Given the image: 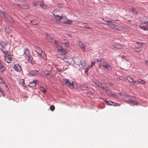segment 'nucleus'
<instances>
[{
    "label": "nucleus",
    "instance_id": "nucleus-1",
    "mask_svg": "<svg viewBox=\"0 0 148 148\" xmlns=\"http://www.w3.org/2000/svg\"><path fill=\"white\" fill-rule=\"evenodd\" d=\"M75 62L77 64L79 65V67L81 69H83L85 67L86 65L85 60L81 56L76 58Z\"/></svg>",
    "mask_w": 148,
    "mask_h": 148
},
{
    "label": "nucleus",
    "instance_id": "nucleus-2",
    "mask_svg": "<svg viewBox=\"0 0 148 148\" xmlns=\"http://www.w3.org/2000/svg\"><path fill=\"white\" fill-rule=\"evenodd\" d=\"M58 58L68 64H71L73 62V60L72 58H69L68 57H66L65 55H60Z\"/></svg>",
    "mask_w": 148,
    "mask_h": 148
},
{
    "label": "nucleus",
    "instance_id": "nucleus-3",
    "mask_svg": "<svg viewBox=\"0 0 148 148\" xmlns=\"http://www.w3.org/2000/svg\"><path fill=\"white\" fill-rule=\"evenodd\" d=\"M35 52L37 54L39 58L43 59L45 60L47 59L45 53L42 52L40 48L37 47L36 49L35 50Z\"/></svg>",
    "mask_w": 148,
    "mask_h": 148
},
{
    "label": "nucleus",
    "instance_id": "nucleus-4",
    "mask_svg": "<svg viewBox=\"0 0 148 148\" xmlns=\"http://www.w3.org/2000/svg\"><path fill=\"white\" fill-rule=\"evenodd\" d=\"M63 82L66 86H67L70 88H73V85L72 81H69V80L67 79H64Z\"/></svg>",
    "mask_w": 148,
    "mask_h": 148
},
{
    "label": "nucleus",
    "instance_id": "nucleus-5",
    "mask_svg": "<svg viewBox=\"0 0 148 148\" xmlns=\"http://www.w3.org/2000/svg\"><path fill=\"white\" fill-rule=\"evenodd\" d=\"M101 64L104 69H107L108 70H111V67L107 63L106 61L103 60L102 61Z\"/></svg>",
    "mask_w": 148,
    "mask_h": 148
},
{
    "label": "nucleus",
    "instance_id": "nucleus-6",
    "mask_svg": "<svg viewBox=\"0 0 148 148\" xmlns=\"http://www.w3.org/2000/svg\"><path fill=\"white\" fill-rule=\"evenodd\" d=\"M58 51L61 52L62 53L61 55H64L67 53L66 50L62 47H58Z\"/></svg>",
    "mask_w": 148,
    "mask_h": 148
},
{
    "label": "nucleus",
    "instance_id": "nucleus-7",
    "mask_svg": "<svg viewBox=\"0 0 148 148\" xmlns=\"http://www.w3.org/2000/svg\"><path fill=\"white\" fill-rule=\"evenodd\" d=\"M38 72L39 71L38 70H32L29 72L28 75L29 76H31L35 75L38 74Z\"/></svg>",
    "mask_w": 148,
    "mask_h": 148
},
{
    "label": "nucleus",
    "instance_id": "nucleus-8",
    "mask_svg": "<svg viewBox=\"0 0 148 148\" xmlns=\"http://www.w3.org/2000/svg\"><path fill=\"white\" fill-rule=\"evenodd\" d=\"M14 69L16 71L19 72H21V66L18 64H15L14 67Z\"/></svg>",
    "mask_w": 148,
    "mask_h": 148
},
{
    "label": "nucleus",
    "instance_id": "nucleus-9",
    "mask_svg": "<svg viewBox=\"0 0 148 148\" xmlns=\"http://www.w3.org/2000/svg\"><path fill=\"white\" fill-rule=\"evenodd\" d=\"M5 60L6 62L8 63H10L12 61V57L10 55L5 56Z\"/></svg>",
    "mask_w": 148,
    "mask_h": 148
},
{
    "label": "nucleus",
    "instance_id": "nucleus-10",
    "mask_svg": "<svg viewBox=\"0 0 148 148\" xmlns=\"http://www.w3.org/2000/svg\"><path fill=\"white\" fill-rule=\"evenodd\" d=\"M25 54L27 56L29 57V60L31 61L32 60V57L30 56L29 54V51L27 49H25Z\"/></svg>",
    "mask_w": 148,
    "mask_h": 148
},
{
    "label": "nucleus",
    "instance_id": "nucleus-11",
    "mask_svg": "<svg viewBox=\"0 0 148 148\" xmlns=\"http://www.w3.org/2000/svg\"><path fill=\"white\" fill-rule=\"evenodd\" d=\"M46 37L49 42H53V38L51 37L48 34H45Z\"/></svg>",
    "mask_w": 148,
    "mask_h": 148
},
{
    "label": "nucleus",
    "instance_id": "nucleus-12",
    "mask_svg": "<svg viewBox=\"0 0 148 148\" xmlns=\"http://www.w3.org/2000/svg\"><path fill=\"white\" fill-rule=\"evenodd\" d=\"M114 48H115L118 49H121L122 48V47L120 44H114L113 45Z\"/></svg>",
    "mask_w": 148,
    "mask_h": 148
},
{
    "label": "nucleus",
    "instance_id": "nucleus-13",
    "mask_svg": "<svg viewBox=\"0 0 148 148\" xmlns=\"http://www.w3.org/2000/svg\"><path fill=\"white\" fill-rule=\"evenodd\" d=\"M108 26L111 29H113L115 28L116 25L112 23V22L109 23L108 24Z\"/></svg>",
    "mask_w": 148,
    "mask_h": 148
},
{
    "label": "nucleus",
    "instance_id": "nucleus-14",
    "mask_svg": "<svg viewBox=\"0 0 148 148\" xmlns=\"http://www.w3.org/2000/svg\"><path fill=\"white\" fill-rule=\"evenodd\" d=\"M62 44H64L66 47H68L69 46V44L68 41L65 39H64L61 41Z\"/></svg>",
    "mask_w": 148,
    "mask_h": 148
},
{
    "label": "nucleus",
    "instance_id": "nucleus-15",
    "mask_svg": "<svg viewBox=\"0 0 148 148\" xmlns=\"http://www.w3.org/2000/svg\"><path fill=\"white\" fill-rule=\"evenodd\" d=\"M128 102L132 103L134 104L135 105H138L139 103L136 100H134L132 99H129Z\"/></svg>",
    "mask_w": 148,
    "mask_h": 148
},
{
    "label": "nucleus",
    "instance_id": "nucleus-16",
    "mask_svg": "<svg viewBox=\"0 0 148 148\" xmlns=\"http://www.w3.org/2000/svg\"><path fill=\"white\" fill-rule=\"evenodd\" d=\"M126 79L128 81L130 82H133V83H134L136 82L135 81H134L132 78L129 76H128L126 77Z\"/></svg>",
    "mask_w": 148,
    "mask_h": 148
},
{
    "label": "nucleus",
    "instance_id": "nucleus-17",
    "mask_svg": "<svg viewBox=\"0 0 148 148\" xmlns=\"http://www.w3.org/2000/svg\"><path fill=\"white\" fill-rule=\"evenodd\" d=\"M73 21L71 20L66 19L63 22V23L64 24H69L72 23Z\"/></svg>",
    "mask_w": 148,
    "mask_h": 148
},
{
    "label": "nucleus",
    "instance_id": "nucleus-18",
    "mask_svg": "<svg viewBox=\"0 0 148 148\" xmlns=\"http://www.w3.org/2000/svg\"><path fill=\"white\" fill-rule=\"evenodd\" d=\"M96 85L98 86L99 87H101L103 90H106L105 87L100 82L98 81Z\"/></svg>",
    "mask_w": 148,
    "mask_h": 148
},
{
    "label": "nucleus",
    "instance_id": "nucleus-19",
    "mask_svg": "<svg viewBox=\"0 0 148 148\" xmlns=\"http://www.w3.org/2000/svg\"><path fill=\"white\" fill-rule=\"evenodd\" d=\"M79 45L84 50L85 49V46L84 45V44L82 42L79 41L78 43Z\"/></svg>",
    "mask_w": 148,
    "mask_h": 148
},
{
    "label": "nucleus",
    "instance_id": "nucleus-20",
    "mask_svg": "<svg viewBox=\"0 0 148 148\" xmlns=\"http://www.w3.org/2000/svg\"><path fill=\"white\" fill-rule=\"evenodd\" d=\"M124 29V27L123 26H115L114 29L115 30H117L118 31H121Z\"/></svg>",
    "mask_w": 148,
    "mask_h": 148
},
{
    "label": "nucleus",
    "instance_id": "nucleus-21",
    "mask_svg": "<svg viewBox=\"0 0 148 148\" xmlns=\"http://www.w3.org/2000/svg\"><path fill=\"white\" fill-rule=\"evenodd\" d=\"M64 17L62 16H60L58 15H57L55 16V18L57 21H59L63 18Z\"/></svg>",
    "mask_w": 148,
    "mask_h": 148
},
{
    "label": "nucleus",
    "instance_id": "nucleus-22",
    "mask_svg": "<svg viewBox=\"0 0 148 148\" xmlns=\"http://www.w3.org/2000/svg\"><path fill=\"white\" fill-rule=\"evenodd\" d=\"M0 13L2 14L3 15L4 17L8 19V15L5 12L3 11L2 10H1L0 11Z\"/></svg>",
    "mask_w": 148,
    "mask_h": 148
},
{
    "label": "nucleus",
    "instance_id": "nucleus-23",
    "mask_svg": "<svg viewBox=\"0 0 148 148\" xmlns=\"http://www.w3.org/2000/svg\"><path fill=\"white\" fill-rule=\"evenodd\" d=\"M36 85V82L34 80L33 82H30L29 84V86L31 87H34Z\"/></svg>",
    "mask_w": 148,
    "mask_h": 148
},
{
    "label": "nucleus",
    "instance_id": "nucleus-24",
    "mask_svg": "<svg viewBox=\"0 0 148 148\" xmlns=\"http://www.w3.org/2000/svg\"><path fill=\"white\" fill-rule=\"evenodd\" d=\"M80 88L82 90H88L89 88L84 85H82L81 86Z\"/></svg>",
    "mask_w": 148,
    "mask_h": 148
},
{
    "label": "nucleus",
    "instance_id": "nucleus-25",
    "mask_svg": "<svg viewBox=\"0 0 148 148\" xmlns=\"http://www.w3.org/2000/svg\"><path fill=\"white\" fill-rule=\"evenodd\" d=\"M5 31L6 33L8 34L11 31V29L9 27H6L5 28Z\"/></svg>",
    "mask_w": 148,
    "mask_h": 148
},
{
    "label": "nucleus",
    "instance_id": "nucleus-26",
    "mask_svg": "<svg viewBox=\"0 0 148 148\" xmlns=\"http://www.w3.org/2000/svg\"><path fill=\"white\" fill-rule=\"evenodd\" d=\"M130 96L129 95H125L124 96L123 98L126 101H127L128 102V100L129 99H130Z\"/></svg>",
    "mask_w": 148,
    "mask_h": 148
},
{
    "label": "nucleus",
    "instance_id": "nucleus-27",
    "mask_svg": "<svg viewBox=\"0 0 148 148\" xmlns=\"http://www.w3.org/2000/svg\"><path fill=\"white\" fill-rule=\"evenodd\" d=\"M138 82L140 83L143 84H144L145 83V81L140 79H138Z\"/></svg>",
    "mask_w": 148,
    "mask_h": 148
},
{
    "label": "nucleus",
    "instance_id": "nucleus-28",
    "mask_svg": "<svg viewBox=\"0 0 148 148\" xmlns=\"http://www.w3.org/2000/svg\"><path fill=\"white\" fill-rule=\"evenodd\" d=\"M8 42L7 41H5L4 42H3L0 44V46H1L2 48H4V47L3 46H4V45H7Z\"/></svg>",
    "mask_w": 148,
    "mask_h": 148
},
{
    "label": "nucleus",
    "instance_id": "nucleus-29",
    "mask_svg": "<svg viewBox=\"0 0 148 148\" xmlns=\"http://www.w3.org/2000/svg\"><path fill=\"white\" fill-rule=\"evenodd\" d=\"M103 100L106 103V104L107 105H109V106H112V104L110 103H109V101H107L106 100V99H103Z\"/></svg>",
    "mask_w": 148,
    "mask_h": 148
},
{
    "label": "nucleus",
    "instance_id": "nucleus-30",
    "mask_svg": "<svg viewBox=\"0 0 148 148\" xmlns=\"http://www.w3.org/2000/svg\"><path fill=\"white\" fill-rule=\"evenodd\" d=\"M38 3L39 4V5H40V6H45V5H44L43 3H42L41 1H38ZM41 7L43 8H45V7Z\"/></svg>",
    "mask_w": 148,
    "mask_h": 148
},
{
    "label": "nucleus",
    "instance_id": "nucleus-31",
    "mask_svg": "<svg viewBox=\"0 0 148 148\" xmlns=\"http://www.w3.org/2000/svg\"><path fill=\"white\" fill-rule=\"evenodd\" d=\"M51 43H53L54 42L55 45H56V47H58H58H58V42H57L55 40H54L53 39V42H51Z\"/></svg>",
    "mask_w": 148,
    "mask_h": 148
},
{
    "label": "nucleus",
    "instance_id": "nucleus-32",
    "mask_svg": "<svg viewBox=\"0 0 148 148\" xmlns=\"http://www.w3.org/2000/svg\"><path fill=\"white\" fill-rule=\"evenodd\" d=\"M103 20H104V21L108 23L112 22V21L111 20H108L106 18H103Z\"/></svg>",
    "mask_w": 148,
    "mask_h": 148
},
{
    "label": "nucleus",
    "instance_id": "nucleus-33",
    "mask_svg": "<svg viewBox=\"0 0 148 148\" xmlns=\"http://www.w3.org/2000/svg\"><path fill=\"white\" fill-rule=\"evenodd\" d=\"M50 71H46L44 72V75H45L47 76L50 75Z\"/></svg>",
    "mask_w": 148,
    "mask_h": 148
},
{
    "label": "nucleus",
    "instance_id": "nucleus-34",
    "mask_svg": "<svg viewBox=\"0 0 148 148\" xmlns=\"http://www.w3.org/2000/svg\"><path fill=\"white\" fill-rule=\"evenodd\" d=\"M5 83L4 81L2 78L1 77H0V83L1 84H4Z\"/></svg>",
    "mask_w": 148,
    "mask_h": 148
},
{
    "label": "nucleus",
    "instance_id": "nucleus-35",
    "mask_svg": "<svg viewBox=\"0 0 148 148\" xmlns=\"http://www.w3.org/2000/svg\"><path fill=\"white\" fill-rule=\"evenodd\" d=\"M134 50L136 52H139L140 51V49L139 48L137 47H134Z\"/></svg>",
    "mask_w": 148,
    "mask_h": 148
},
{
    "label": "nucleus",
    "instance_id": "nucleus-36",
    "mask_svg": "<svg viewBox=\"0 0 148 148\" xmlns=\"http://www.w3.org/2000/svg\"><path fill=\"white\" fill-rule=\"evenodd\" d=\"M131 12L134 14H137V12L136 10L133 8L131 9Z\"/></svg>",
    "mask_w": 148,
    "mask_h": 148
},
{
    "label": "nucleus",
    "instance_id": "nucleus-37",
    "mask_svg": "<svg viewBox=\"0 0 148 148\" xmlns=\"http://www.w3.org/2000/svg\"><path fill=\"white\" fill-rule=\"evenodd\" d=\"M50 109L51 110L53 111L55 109V107L53 105H51L50 106Z\"/></svg>",
    "mask_w": 148,
    "mask_h": 148
},
{
    "label": "nucleus",
    "instance_id": "nucleus-38",
    "mask_svg": "<svg viewBox=\"0 0 148 148\" xmlns=\"http://www.w3.org/2000/svg\"><path fill=\"white\" fill-rule=\"evenodd\" d=\"M83 27H85L86 28L88 29H91V28L89 26L87 25H84V24L83 25Z\"/></svg>",
    "mask_w": 148,
    "mask_h": 148
},
{
    "label": "nucleus",
    "instance_id": "nucleus-39",
    "mask_svg": "<svg viewBox=\"0 0 148 148\" xmlns=\"http://www.w3.org/2000/svg\"><path fill=\"white\" fill-rule=\"evenodd\" d=\"M143 29L145 30H148V28L147 27L145 26L142 27H140Z\"/></svg>",
    "mask_w": 148,
    "mask_h": 148
},
{
    "label": "nucleus",
    "instance_id": "nucleus-40",
    "mask_svg": "<svg viewBox=\"0 0 148 148\" xmlns=\"http://www.w3.org/2000/svg\"><path fill=\"white\" fill-rule=\"evenodd\" d=\"M96 60L97 61V62H102V61H103V60L101 58H99V59H97Z\"/></svg>",
    "mask_w": 148,
    "mask_h": 148
},
{
    "label": "nucleus",
    "instance_id": "nucleus-41",
    "mask_svg": "<svg viewBox=\"0 0 148 148\" xmlns=\"http://www.w3.org/2000/svg\"><path fill=\"white\" fill-rule=\"evenodd\" d=\"M5 68V67L1 64V62H0V69H3Z\"/></svg>",
    "mask_w": 148,
    "mask_h": 148
},
{
    "label": "nucleus",
    "instance_id": "nucleus-42",
    "mask_svg": "<svg viewBox=\"0 0 148 148\" xmlns=\"http://www.w3.org/2000/svg\"><path fill=\"white\" fill-rule=\"evenodd\" d=\"M92 81L96 85L98 81L95 79H93Z\"/></svg>",
    "mask_w": 148,
    "mask_h": 148
},
{
    "label": "nucleus",
    "instance_id": "nucleus-43",
    "mask_svg": "<svg viewBox=\"0 0 148 148\" xmlns=\"http://www.w3.org/2000/svg\"><path fill=\"white\" fill-rule=\"evenodd\" d=\"M41 90L44 93H45L46 92V90L45 88L41 89Z\"/></svg>",
    "mask_w": 148,
    "mask_h": 148
},
{
    "label": "nucleus",
    "instance_id": "nucleus-44",
    "mask_svg": "<svg viewBox=\"0 0 148 148\" xmlns=\"http://www.w3.org/2000/svg\"><path fill=\"white\" fill-rule=\"evenodd\" d=\"M137 43L139 45H140L142 46H143V43L140 42H137Z\"/></svg>",
    "mask_w": 148,
    "mask_h": 148
},
{
    "label": "nucleus",
    "instance_id": "nucleus-45",
    "mask_svg": "<svg viewBox=\"0 0 148 148\" xmlns=\"http://www.w3.org/2000/svg\"><path fill=\"white\" fill-rule=\"evenodd\" d=\"M111 102L112 103V105H113L114 106H117L118 104L117 103H115L111 101Z\"/></svg>",
    "mask_w": 148,
    "mask_h": 148
},
{
    "label": "nucleus",
    "instance_id": "nucleus-46",
    "mask_svg": "<svg viewBox=\"0 0 148 148\" xmlns=\"http://www.w3.org/2000/svg\"><path fill=\"white\" fill-rule=\"evenodd\" d=\"M95 61H92L91 62V65L92 66L93 65H94L95 64Z\"/></svg>",
    "mask_w": 148,
    "mask_h": 148
},
{
    "label": "nucleus",
    "instance_id": "nucleus-47",
    "mask_svg": "<svg viewBox=\"0 0 148 148\" xmlns=\"http://www.w3.org/2000/svg\"><path fill=\"white\" fill-rule=\"evenodd\" d=\"M88 68H86V69H85V72L86 73H87L88 72Z\"/></svg>",
    "mask_w": 148,
    "mask_h": 148
},
{
    "label": "nucleus",
    "instance_id": "nucleus-48",
    "mask_svg": "<svg viewBox=\"0 0 148 148\" xmlns=\"http://www.w3.org/2000/svg\"><path fill=\"white\" fill-rule=\"evenodd\" d=\"M92 67V66L91 65H89L88 66V68H88V69H90V68H91Z\"/></svg>",
    "mask_w": 148,
    "mask_h": 148
},
{
    "label": "nucleus",
    "instance_id": "nucleus-49",
    "mask_svg": "<svg viewBox=\"0 0 148 148\" xmlns=\"http://www.w3.org/2000/svg\"><path fill=\"white\" fill-rule=\"evenodd\" d=\"M1 93H2V95L3 96V97H4L5 96V94L3 92H2Z\"/></svg>",
    "mask_w": 148,
    "mask_h": 148
},
{
    "label": "nucleus",
    "instance_id": "nucleus-50",
    "mask_svg": "<svg viewBox=\"0 0 148 148\" xmlns=\"http://www.w3.org/2000/svg\"><path fill=\"white\" fill-rule=\"evenodd\" d=\"M2 90V89H1V88H0V91L1 92H3V91H2V90Z\"/></svg>",
    "mask_w": 148,
    "mask_h": 148
},
{
    "label": "nucleus",
    "instance_id": "nucleus-51",
    "mask_svg": "<svg viewBox=\"0 0 148 148\" xmlns=\"http://www.w3.org/2000/svg\"><path fill=\"white\" fill-rule=\"evenodd\" d=\"M34 5L35 6H36L37 4L36 3H34Z\"/></svg>",
    "mask_w": 148,
    "mask_h": 148
},
{
    "label": "nucleus",
    "instance_id": "nucleus-52",
    "mask_svg": "<svg viewBox=\"0 0 148 148\" xmlns=\"http://www.w3.org/2000/svg\"><path fill=\"white\" fill-rule=\"evenodd\" d=\"M67 36L69 37H71V35L69 34H67Z\"/></svg>",
    "mask_w": 148,
    "mask_h": 148
},
{
    "label": "nucleus",
    "instance_id": "nucleus-53",
    "mask_svg": "<svg viewBox=\"0 0 148 148\" xmlns=\"http://www.w3.org/2000/svg\"><path fill=\"white\" fill-rule=\"evenodd\" d=\"M4 86L6 88H7L8 87V86H7V85L6 84H5Z\"/></svg>",
    "mask_w": 148,
    "mask_h": 148
},
{
    "label": "nucleus",
    "instance_id": "nucleus-54",
    "mask_svg": "<svg viewBox=\"0 0 148 148\" xmlns=\"http://www.w3.org/2000/svg\"><path fill=\"white\" fill-rule=\"evenodd\" d=\"M4 68H3V69L2 70H1V72H3V71H4Z\"/></svg>",
    "mask_w": 148,
    "mask_h": 148
},
{
    "label": "nucleus",
    "instance_id": "nucleus-55",
    "mask_svg": "<svg viewBox=\"0 0 148 148\" xmlns=\"http://www.w3.org/2000/svg\"><path fill=\"white\" fill-rule=\"evenodd\" d=\"M146 23H147L148 24V21H147V22H145V24H146Z\"/></svg>",
    "mask_w": 148,
    "mask_h": 148
},
{
    "label": "nucleus",
    "instance_id": "nucleus-56",
    "mask_svg": "<svg viewBox=\"0 0 148 148\" xmlns=\"http://www.w3.org/2000/svg\"><path fill=\"white\" fill-rule=\"evenodd\" d=\"M1 20L0 19V25H1Z\"/></svg>",
    "mask_w": 148,
    "mask_h": 148
},
{
    "label": "nucleus",
    "instance_id": "nucleus-57",
    "mask_svg": "<svg viewBox=\"0 0 148 148\" xmlns=\"http://www.w3.org/2000/svg\"><path fill=\"white\" fill-rule=\"evenodd\" d=\"M146 64H147V63H148V62L147 61H146Z\"/></svg>",
    "mask_w": 148,
    "mask_h": 148
},
{
    "label": "nucleus",
    "instance_id": "nucleus-58",
    "mask_svg": "<svg viewBox=\"0 0 148 148\" xmlns=\"http://www.w3.org/2000/svg\"><path fill=\"white\" fill-rule=\"evenodd\" d=\"M124 56H122V57L123 58Z\"/></svg>",
    "mask_w": 148,
    "mask_h": 148
},
{
    "label": "nucleus",
    "instance_id": "nucleus-59",
    "mask_svg": "<svg viewBox=\"0 0 148 148\" xmlns=\"http://www.w3.org/2000/svg\"><path fill=\"white\" fill-rule=\"evenodd\" d=\"M114 21H117V19H114Z\"/></svg>",
    "mask_w": 148,
    "mask_h": 148
},
{
    "label": "nucleus",
    "instance_id": "nucleus-60",
    "mask_svg": "<svg viewBox=\"0 0 148 148\" xmlns=\"http://www.w3.org/2000/svg\"><path fill=\"white\" fill-rule=\"evenodd\" d=\"M24 83V81H23V82H22V84H23Z\"/></svg>",
    "mask_w": 148,
    "mask_h": 148
},
{
    "label": "nucleus",
    "instance_id": "nucleus-61",
    "mask_svg": "<svg viewBox=\"0 0 148 148\" xmlns=\"http://www.w3.org/2000/svg\"><path fill=\"white\" fill-rule=\"evenodd\" d=\"M112 85V84L111 83H110V85Z\"/></svg>",
    "mask_w": 148,
    "mask_h": 148
},
{
    "label": "nucleus",
    "instance_id": "nucleus-62",
    "mask_svg": "<svg viewBox=\"0 0 148 148\" xmlns=\"http://www.w3.org/2000/svg\"><path fill=\"white\" fill-rule=\"evenodd\" d=\"M112 85V84L111 83H110V85Z\"/></svg>",
    "mask_w": 148,
    "mask_h": 148
},
{
    "label": "nucleus",
    "instance_id": "nucleus-63",
    "mask_svg": "<svg viewBox=\"0 0 148 148\" xmlns=\"http://www.w3.org/2000/svg\"><path fill=\"white\" fill-rule=\"evenodd\" d=\"M31 22H32V21H31Z\"/></svg>",
    "mask_w": 148,
    "mask_h": 148
},
{
    "label": "nucleus",
    "instance_id": "nucleus-64",
    "mask_svg": "<svg viewBox=\"0 0 148 148\" xmlns=\"http://www.w3.org/2000/svg\"><path fill=\"white\" fill-rule=\"evenodd\" d=\"M1 10H0V11H1Z\"/></svg>",
    "mask_w": 148,
    "mask_h": 148
}]
</instances>
